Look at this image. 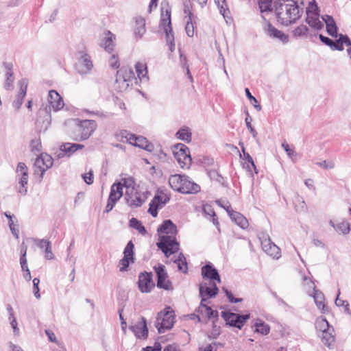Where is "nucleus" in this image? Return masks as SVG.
<instances>
[{
	"instance_id": "1",
	"label": "nucleus",
	"mask_w": 351,
	"mask_h": 351,
	"mask_svg": "<svg viewBox=\"0 0 351 351\" xmlns=\"http://www.w3.org/2000/svg\"><path fill=\"white\" fill-rule=\"evenodd\" d=\"M302 0H260L259 8L261 12L275 9L278 21L283 25L296 22L303 12Z\"/></svg>"
},
{
	"instance_id": "2",
	"label": "nucleus",
	"mask_w": 351,
	"mask_h": 351,
	"mask_svg": "<svg viewBox=\"0 0 351 351\" xmlns=\"http://www.w3.org/2000/svg\"><path fill=\"white\" fill-rule=\"evenodd\" d=\"M157 231L159 236L157 246L167 257L179 250L180 244L176 239L177 227L171 220L164 221L158 226Z\"/></svg>"
},
{
	"instance_id": "3",
	"label": "nucleus",
	"mask_w": 351,
	"mask_h": 351,
	"mask_svg": "<svg viewBox=\"0 0 351 351\" xmlns=\"http://www.w3.org/2000/svg\"><path fill=\"white\" fill-rule=\"evenodd\" d=\"M122 183L125 189L126 204L132 208L141 206L148 198L149 192L137 185L132 177L122 178Z\"/></svg>"
},
{
	"instance_id": "4",
	"label": "nucleus",
	"mask_w": 351,
	"mask_h": 351,
	"mask_svg": "<svg viewBox=\"0 0 351 351\" xmlns=\"http://www.w3.org/2000/svg\"><path fill=\"white\" fill-rule=\"evenodd\" d=\"M169 184L173 190L181 193H196L200 191V186L185 175H171Z\"/></svg>"
},
{
	"instance_id": "5",
	"label": "nucleus",
	"mask_w": 351,
	"mask_h": 351,
	"mask_svg": "<svg viewBox=\"0 0 351 351\" xmlns=\"http://www.w3.org/2000/svg\"><path fill=\"white\" fill-rule=\"evenodd\" d=\"M73 123L75 125V131L80 140L84 141L88 139L95 131L97 124L94 120H80L74 119Z\"/></svg>"
},
{
	"instance_id": "6",
	"label": "nucleus",
	"mask_w": 351,
	"mask_h": 351,
	"mask_svg": "<svg viewBox=\"0 0 351 351\" xmlns=\"http://www.w3.org/2000/svg\"><path fill=\"white\" fill-rule=\"evenodd\" d=\"M173 156L182 169H189L191 165V157L189 148L183 144L179 143L174 146Z\"/></svg>"
},
{
	"instance_id": "7",
	"label": "nucleus",
	"mask_w": 351,
	"mask_h": 351,
	"mask_svg": "<svg viewBox=\"0 0 351 351\" xmlns=\"http://www.w3.org/2000/svg\"><path fill=\"white\" fill-rule=\"evenodd\" d=\"M174 319L173 311H171L170 308L160 312L156 321V326L159 333H163L166 330L171 328L174 324Z\"/></svg>"
},
{
	"instance_id": "8",
	"label": "nucleus",
	"mask_w": 351,
	"mask_h": 351,
	"mask_svg": "<svg viewBox=\"0 0 351 351\" xmlns=\"http://www.w3.org/2000/svg\"><path fill=\"white\" fill-rule=\"evenodd\" d=\"M94 68L93 61L90 56L86 53V50L78 51L77 63L76 70L81 75H88L91 73Z\"/></svg>"
},
{
	"instance_id": "9",
	"label": "nucleus",
	"mask_w": 351,
	"mask_h": 351,
	"mask_svg": "<svg viewBox=\"0 0 351 351\" xmlns=\"http://www.w3.org/2000/svg\"><path fill=\"white\" fill-rule=\"evenodd\" d=\"M319 38L323 43L329 46L332 50L343 51L344 49L343 45L351 47V41L346 35L339 34V38L335 42L322 34H319Z\"/></svg>"
},
{
	"instance_id": "10",
	"label": "nucleus",
	"mask_w": 351,
	"mask_h": 351,
	"mask_svg": "<svg viewBox=\"0 0 351 351\" xmlns=\"http://www.w3.org/2000/svg\"><path fill=\"white\" fill-rule=\"evenodd\" d=\"M17 178L19 180L18 191L25 195L27 191L28 169L23 162H19L16 167Z\"/></svg>"
},
{
	"instance_id": "11",
	"label": "nucleus",
	"mask_w": 351,
	"mask_h": 351,
	"mask_svg": "<svg viewBox=\"0 0 351 351\" xmlns=\"http://www.w3.org/2000/svg\"><path fill=\"white\" fill-rule=\"evenodd\" d=\"M263 30L267 36L279 41L282 44H286L289 42L288 34L278 29L268 21L264 23Z\"/></svg>"
},
{
	"instance_id": "12",
	"label": "nucleus",
	"mask_w": 351,
	"mask_h": 351,
	"mask_svg": "<svg viewBox=\"0 0 351 351\" xmlns=\"http://www.w3.org/2000/svg\"><path fill=\"white\" fill-rule=\"evenodd\" d=\"M169 201V197L165 193L158 192L153 199L149 203L148 212L150 215L156 217L158 215V208H161Z\"/></svg>"
},
{
	"instance_id": "13",
	"label": "nucleus",
	"mask_w": 351,
	"mask_h": 351,
	"mask_svg": "<svg viewBox=\"0 0 351 351\" xmlns=\"http://www.w3.org/2000/svg\"><path fill=\"white\" fill-rule=\"evenodd\" d=\"M154 270L157 275V287L165 290H172L173 286L171 282L168 280V275L165 269V266L158 265L154 267Z\"/></svg>"
},
{
	"instance_id": "14",
	"label": "nucleus",
	"mask_w": 351,
	"mask_h": 351,
	"mask_svg": "<svg viewBox=\"0 0 351 351\" xmlns=\"http://www.w3.org/2000/svg\"><path fill=\"white\" fill-rule=\"evenodd\" d=\"M52 157L46 154L41 153L35 160L34 166L36 168V172H40L41 177H43L44 173L53 165Z\"/></svg>"
},
{
	"instance_id": "15",
	"label": "nucleus",
	"mask_w": 351,
	"mask_h": 351,
	"mask_svg": "<svg viewBox=\"0 0 351 351\" xmlns=\"http://www.w3.org/2000/svg\"><path fill=\"white\" fill-rule=\"evenodd\" d=\"M134 245L132 241H129L124 249L123 258L120 260L119 263V270L121 271H127L130 263L134 262Z\"/></svg>"
},
{
	"instance_id": "16",
	"label": "nucleus",
	"mask_w": 351,
	"mask_h": 351,
	"mask_svg": "<svg viewBox=\"0 0 351 351\" xmlns=\"http://www.w3.org/2000/svg\"><path fill=\"white\" fill-rule=\"evenodd\" d=\"M223 317L227 324L241 329L246 321L250 318V315H239L234 313H226Z\"/></svg>"
},
{
	"instance_id": "17",
	"label": "nucleus",
	"mask_w": 351,
	"mask_h": 351,
	"mask_svg": "<svg viewBox=\"0 0 351 351\" xmlns=\"http://www.w3.org/2000/svg\"><path fill=\"white\" fill-rule=\"evenodd\" d=\"M160 26L163 29L166 35L169 34V33L173 34L171 21V10L167 3H162Z\"/></svg>"
},
{
	"instance_id": "18",
	"label": "nucleus",
	"mask_w": 351,
	"mask_h": 351,
	"mask_svg": "<svg viewBox=\"0 0 351 351\" xmlns=\"http://www.w3.org/2000/svg\"><path fill=\"white\" fill-rule=\"evenodd\" d=\"M218 291V287L214 282H202L199 285V295L203 301L215 297Z\"/></svg>"
},
{
	"instance_id": "19",
	"label": "nucleus",
	"mask_w": 351,
	"mask_h": 351,
	"mask_svg": "<svg viewBox=\"0 0 351 351\" xmlns=\"http://www.w3.org/2000/svg\"><path fill=\"white\" fill-rule=\"evenodd\" d=\"M47 101L49 111L53 110V112H58L63 108L64 106L62 97L56 90H54L49 91Z\"/></svg>"
},
{
	"instance_id": "20",
	"label": "nucleus",
	"mask_w": 351,
	"mask_h": 351,
	"mask_svg": "<svg viewBox=\"0 0 351 351\" xmlns=\"http://www.w3.org/2000/svg\"><path fill=\"white\" fill-rule=\"evenodd\" d=\"M138 289L142 293H149L154 287L152 273H141L138 276Z\"/></svg>"
},
{
	"instance_id": "21",
	"label": "nucleus",
	"mask_w": 351,
	"mask_h": 351,
	"mask_svg": "<svg viewBox=\"0 0 351 351\" xmlns=\"http://www.w3.org/2000/svg\"><path fill=\"white\" fill-rule=\"evenodd\" d=\"M27 84L28 82L26 79H22L18 82L19 90L12 104V107L16 111H18L21 108V106H22L23 101V99L26 95Z\"/></svg>"
},
{
	"instance_id": "22",
	"label": "nucleus",
	"mask_w": 351,
	"mask_h": 351,
	"mask_svg": "<svg viewBox=\"0 0 351 351\" xmlns=\"http://www.w3.org/2000/svg\"><path fill=\"white\" fill-rule=\"evenodd\" d=\"M130 330L134 335L138 339H145L148 335L146 320L144 317H141L136 323L131 325Z\"/></svg>"
},
{
	"instance_id": "23",
	"label": "nucleus",
	"mask_w": 351,
	"mask_h": 351,
	"mask_svg": "<svg viewBox=\"0 0 351 351\" xmlns=\"http://www.w3.org/2000/svg\"><path fill=\"white\" fill-rule=\"evenodd\" d=\"M263 251L273 258L278 259L281 256L280 249L269 238L261 241Z\"/></svg>"
},
{
	"instance_id": "24",
	"label": "nucleus",
	"mask_w": 351,
	"mask_h": 351,
	"mask_svg": "<svg viewBox=\"0 0 351 351\" xmlns=\"http://www.w3.org/2000/svg\"><path fill=\"white\" fill-rule=\"evenodd\" d=\"M135 70L140 82L147 83L149 81V76L147 74V64L143 61L137 62L135 64Z\"/></svg>"
},
{
	"instance_id": "25",
	"label": "nucleus",
	"mask_w": 351,
	"mask_h": 351,
	"mask_svg": "<svg viewBox=\"0 0 351 351\" xmlns=\"http://www.w3.org/2000/svg\"><path fill=\"white\" fill-rule=\"evenodd\" d=\"M202 275L204 278L210 279L212 281L221 282L220 276L215 268L208 264L202 268Z\"/></svg>"
},
{
	"instance_id": "26",
	"label": "nucleus",
	"mask_w": 351,
	"mask_h": 351,
	"mask_svg": "<svg viewBox=\"0 0 351 351\" xmlns=\"http://www.w3.org/2000/svg\"><path fill=\"white\" fill-rule=\"evenodd\" d=\"M116 40V36L112 34L110 31H106L104 37L102 42V47L105 51L109 53H112L114 51V41Z\"/></svg>"
},
{
	"instance_id": "27",
	"label": "nucleus",
	"mask_w": 351,
	"mask_h": 351,
	"mask_svg": "<svg viewBox=\"0 0 351 351\" xmlns=\"http://www.w3.org/2000/svg\"><path fill=\"white\" fill-rule=\"evenodd\" d=\"M130 144L149 152H151L153 149V145L149 143L145 137L141 136H136L133 134Z\"/></svg>"
},
{
	"instance_id": "28",
	"label": "nucleus",
	"mask_w": 351,
	"mask_h": 351,
	"mask_svg": "<svg viewBox=\"0 0 351 351\" xmlns=\"http://www.w3.org/2000/svg\"><path fill=\"white\" fill-rule=\"evenodd\" d=\"M322 19L326 24L328 34L332 37L337 38L339 36L337 27L333 18L328 15H324L322 16Z\"/></svg>"
},
{
	"instance_id": "29",
	"label": "nucleus",
	"mask_w": 351,
	"mask_h": 351,
	"mask_svg": "<svg viewBox=\"0 0 351 351\" xmlns=\"http://www.w3.org/2000/svg\"><path fill=\"white\" fill-rule=\"evenodd\" d=\"M117 77H121L123 80H125L128 82L133 84L134 82L136 81L134 73L130 67L123 66L117 71Z\"/></svg>"
},
{
	"instance_id": "30",
	"label": "nucleus",
	"mask_w": 351,
	"mask_h": 351,
	"mask_svg": "<svg viewBox=\"0 0 351 351\" xmlns=\"http://www.w3.org/2000/svg\"><path fill=\"white\" fill-rule=\"evenodd\" d=\"M123 188L124 184H123L122 183V179L119 182L114 183L111 186L109 197H112V199L119 201L120 198L123 196Z\"/></svg>"
},
{
	"instance_id": "31",
	"label": "nucleus",
	"mask_w": 351,
	"mask_h": 351,
	"mask_svg": "<svg viewBox=\"0 0 351 351\" xmlns=\"http://www.w3.org/2000/svg\"><path fill=\"white\" fill-rule=\"evenodd\" d=\"M184 12L186 14V18H187L185 27L186 33L189 37H192L194 35V27L192 19L193 14L188 5H185Z\"/></svg>"
},
{
	"instance_id": "32",
	"label": "nucleus",
	"mask_w": 351,
	"mask_h": 351,
	"mask_svg": "<svg viewBox=\"0 0 351 351\" xmlns=\"http://www.w3.org/2000/svg\"><path fill=\"white\" fill-rule=\"evenodd\" d=\"M38 245L39 247L44 250L45 258L47 260H53L55 258V255L52 252L51 244L49 241L40 239L38 241Z\"/></svg>"
},
{
	"instance_id": "33",
	"label": "nucleus",
	"mask_w": 351,
	"mask_h": 351,
	"mask_svg": "<svg viewBox=\"0 0 351 351\" xmlns=\"http://www.w3.org/2000/svg\"><path fill=\"white\" fill-rule=\"evenodd\" d=\"M145 21L142 17H138L135 20L134 34L136 38H141L145 33Z\"/></svg>"
},
{
	"instance_id": "34",
	"label": "nucleus",
	"mask_w": 351,
	"mask_h": 351,
	"mask_svg": "<svg viewBox=\"0 0 351 351\" xmlns=\"http://www.w3.org/2000/svg\"><path fill=\"white\" fill-rule=\"evenodd\" d=\"M319 13H312L306 15V22L311 27L315 29H321L324 24L319 19Z\"/></svg>"
},
{
	"instance_id": "35",
	"label": "nucleus",
	"mask_w": 351,
	"mask_h": 351,
	"mask_svg": "<svg viewBox=\"0 0 351 351\" xmlns=\"http://www.w3.org/2000/svg\"><path fill=\"white\" fill-rule=\"evenodd\" d=\"M229 216L230 219L241 228L245 229L248 226L247 219L241 213L233 210L230 213Z\"/></svg>"
},
{
	"instance_id": "36",
	"label": "nucleus",
	"mask_w": 351,
	"mask_h": 351,
	"mask_svg": "<svg viewBox=\"0 0 351 351\" xmlns=\"http://www.w3.org/2000/svg\"><path fill=\"white\" fill-rule=\"evenodd\" d=\"M334 329L332 327L322 332V341L328 348H330L335 342Z\"/></svg>"
},
{
	"instance_id": "37",
	"label": "nucleus",
	"mask_w": 351,
	"mask_h": 351,
	"mask_svg": "<svg viewBox=\"0 0 351 351\" xmlns=\"http://www.w3.org/2000/svg\"><path fill=\"white\" fill-rule=\"evenodd\" d=\"M311 296L313 298L317 307L320 309L322 313H326L327 311V308L324 304L325 298L323 293L317 290L314 292Z\"/></svg>"
},
{
	"instance_id": "38",
	"label": "nucleus",
	"mask_w": 351,
	"mask_h": 351,
	"mask_svg": "<svg viewBox=\"0 0 351 351\" xmlns=\"http://www.w3.org/2000/svg\"><path fill=\"white\" fill-rule=\"evenodd\" d=\"M329 224L339 234H347L350 232V224L346 221L335 224L332 220H330Z\"/></svg>"
},
{
	"instance_id": "39",
	"label": "nucleus",
	"mask_w": 351,
	"mask_h": 351,
	"mask_svg": "<svg viewBox=\"0 0 351 351\" xmlns=\"http://www.w3.org/2000/svg\"><path fill=\"white\" fill-rule=\"evenodd\" d=\"M214 2L224 19H230V12L226 0H214Z\"/></svg>"
},
{
	"instance_id": "40",
	"label": "nucleus",
	"mask_w": 351,
	"mask_h": 351,
	"mask_svg": "<svg viewBox=\"0 0 351 351\" xmlns=\"http://www.w3.org/2000/svg\"><path fill=\"white\" fill-rule=\"evenodd\" d=\"M83 147V145L66 143L60 146V150L70 156L76 151L82 149Z\"/></svg>"
},
{
	"instance_id": "41",
	"label": "nucleus",
	"mask_w": 351,
	"mask_h": 351,
	"mask_svg": "<svg viewBox=\"0 0 351 351\" xmlns=\"http://www.w3.org/2000/svg\"><path fill=\"white\" fill-rule=\"evenodd\" d=\"M255 332L263 335H267L269 333L270 327L261 319H256L254 322Z\"/></svg>"
},
{
	"instance_id": "42",
	"label": "nucleus",
	"mask_w": 351,
	"mask_h": 351,
	"mask_svg": "<svg viewBox=\"0 0 351 351\" xmlns=\"http://www.w3.org/2000/svg\"><path fill=\"white\" fill-rule=\"evenodd\" d=\"M206 301H201L200 305L197 308V313L201 315L202 317L210 318L213 315V310L207 306L204 302Z\"/></svg>"
},
{
	"instance_id": "43",
	"label": "nucleus",
	"mask_w": 351,
	"mask_h": 351,
	"mask_svg": "<svg viewBox=\"0 0 351 351\" xmlns=\"http://www.w3.org/2000/svg\"><path fill=\"white\" fill-rule=\"evenodd\" d=\"M191 130L187 127L180 128L176 133V137L178 139L186 143L191 141Z\"/></svg>"
},
{
	"instance_id": "44",
	"label": "nucleus",
	"mask_w": 351,
	"mask_h": 351,
	"mask_svg": "<svg viewBox=\"0 0 351 351\" xmlns=\"http://www.w3.org/2000/svg\"><path fill=\"white\" fill-rule=\"evenodd\" d=\"M132 135L127 130H121L116 133L115 138L119 141L130 143Z\"/></svg>"
},
{
	"instance_id": "45",
	"label": "nucleus",
	"mask_w": 351,
	"mask_h": 351,
	"mask_svg": "<svg viewBox=\"0 0 351 351\" xmlns=\"http://www.w3.org/2000/svg\"><path fill=\"white\" fill-rule=\"evenodd\" d=\"M303 281H304L303 285H304V290L306 291V292L307 293V294L308 295H312V294L314 292L317 291L315 289V283L307 276H304Z\"/></svg>"
},
{
	"instance_id": "46",
	"label": "nucleus",
	"mask_w": 351,
	"mask_h": 351,
	"mask_svg": "<svg viewBox=\"0 0 351 351\" xmlns=\"http://www.w3.org/2000/svg\"><path fill=\"white\" fill-rule=\"evenodd\" d=\"M174 263L177 265L179 271H181L184 273L187 271L188 267L186 258L182 253L179 254L178 258L174 261Z\"/></svg>"
},
{
	"instance_id": "47",
	"label": "nucleus",
	"mask_w": 351,
	"mask_h": 351,
	"mask_svg": "<svg viewBox=\"0 0 351 351\" xmlns=\"http://www.w3.org/2000/svg\"><path fill=\"white\" fill-rule=\"evenodd\" d=\"M132 84L128 82L125 80L121 78V77H116L115 86L116 88L119 90L120 92H123L127 90Z\"/></svg>"
},
{
	"instance_id": "48",
	"label": "nucleus",
	"mask_w": 351,
	"mask_h": 351,
	"mask_svg": "<svg viewBox=\"0 0 351 351\" xmlns=\"http://www.w3.org/2000/svg\"><path fill=\"white\" fill-rule=\"evenodd\" d=\"M315 327L317 330L322 332L326 331V330H328L331 328L328 321L322 317L316 319Z\"/></svg>"
},
{
	"instance_id": "49",
	"label": "nucleus",
	"mask_w": 351,
	"mask_h": 351,
	"mask_svg": "<svg viewBox=\"0 0 351 351\" xmlns=\"http://www.w3.org/2000/svg\"><path fill=\"white\" fill-rule=\"evenodd\" d=\"M293 204L295 206V210L298 213H301V212L305 211V210H306L305 202L301 197H300V196L295 197V198L293 201Z\"/></svg>"
},
{
	"instance_id": "50",
	"label": "nucleus",
	"mask_w": 351,
	"mask_h": 351,
	"mask_svg": "<svg viewBox=\"0 0 351 351\" xmlns=\"http://www.w3.org/2000/svg\"><path fill=\"white\" fill-rule=\"evenodd\" d=\"M130 226L132 228L137 230L141 234H144L146 233L145 227L141 224V223L138 220H137L135 218H132L130 220Z\"/></svg>"
},
{
	"instance_id": "51",
	"label": "nucleus",
	"mask_w": 351,
	"mask_h": 351,
	"mask_svg": "<svg viewBox=\"0 0 351 351\" xmlns=\"http://www.w3.org/2000/svg\"><path fill=\"white\" fill-rule=\"evenodd\" d=\"M282 147L287 152L289 158L293 161L295 162L297 160L298 154L294 151L293 149H291L289 145L286 143H282Z\"/></svg>"
},
{
	"instance_id": "52",
	"label": "nucleus",
	"mask_w": 351,
	"mask_h": 351,
	"mask_svg": "<svg viewBox=\"0 0 351 351\" xmlns=\"http://www.w3.org/2000/svg\"><path fill=\"white\" fill-rule=\"evenodd\" d=\"M14 77L10 70L7 71L5 73V81L4 87L6 90H12L13 88Z\"/></svg>"
},
{
	"instance_id": "53",
	"label": "nucleus",
	"mask_w": 351,
	"mask_h": 351,
	"mask_svg": "<svg viewBox=\"0 0 351 351\" xmlns=\"http://www.w3.org/2000/svg\"><path fill=\"white\" fill-rule=\"evenodd\" d=\"M31 150L35 154L40 153L42 150V145L40 138H34L31 141Z\"/></svg>"
},
{
	"instance_id": "54",
	"label": "nucleus",
	"mask_w": 351,
	"mask_h": 351,
	"mask_svg": "<svg viewBox=\"0 0 351 351\" xmlns=\"http://www.w3.org/2000/svg\"><path fill=\"white\" fill-rule=\"evenodd\" d=\"M341 292H340V289H338V293H337V298L335 300V304L337 306H344L345 307V311L347 312L348 314H350V308H349V304L348 302L346 301V300H341L339 298V295H340Z\"/></svg>"
},
{
	"instance_id": "55",
	"label": "nucleus",
	"mask_w": 351,
	"mask_h": 351,
	"mask_svg": "<svg viewBox=\"0 0 351 351\" xmlns=\"http://www.w3.org/2000/svg\"><path fill=\"white\" fill-rule=\"evenodd\" d=\"M109 66L113 69H118L120 66L119 59L117 53H112L109 60Z\"/></svg>"
},
{
	"instance_id": "56",
	"label": "nucleus",
	"mask_w": 351,
	"mask_h": 351,
	"mask_svg": "<svg viewBox=\"0 0 351 351\" xmlns=\"http://www.w3.org/2000/svg\"><path fill=\"white\" fill-rule=\"evenodd\" d=\"M308 28L304 25H301L297 27L293 32V35L295 37H300L301 36L306 34Z\"/></svg>"
},
{
	"instance_id": "57",
	"label": "nucleus",
	"mask_w": 351,
	"mask_h": 351,
	"mask_svg": "<svg viewBox=\"0 0 351 351\" xmlns=\"http://www.w3.org/2000/svg\"><path fill=\"white\" fill-rule=\"evenodd\" d=\"M245 122L247 126V128L248 129L250 133L252 134L253 138H256L258 136V132L256 131V130L252 127L251 122L252 119L250 117L249 114H247V117L245 119Z\"/></svg>"
},
{
	"instance_id": "58",
	"label": "nucleus",
	"mask_w": 351,
	"mask_h": 351,
	"mask_svg": "<svg viewBox=\"0 0 351 351\" xmlns=\"http://www.w3.org/2000/svg\"><path fill=\"white\" fill-rule=\"evenodd\" d=\"M306 15L312 13H319L318 7L315 0L309 2L306 10Z\"/></svg>"
},
{
	"instance_id": "59",
	"label": "nucleus",
	"mask_w": 351,
	"mask_h": 351,
	"mask_svg": "<svg viewBox=\"0 0 351 351\" xmlns=\"http://www.w3.org/2000/svg\"><path fill=\"white\" fill-rule=\"evenodd\" d=\"M245 92L247 97L251 101L253 102V104H254V106L255 107V108L256 110H258V111H260L261 110V106L260 104H258L257 99L254 96L252 95L251 93L250 92V90L247 88H246L245 89Z\"/></svg>"
},
{
	"instance_id": "60",
	"label": "nucleus",
	"mask_w": 351,
	"mask_h": 351,
	"mask_svg": "<svg viewBox=\"0 0 351 351\" xmlns=\"http://www.w3.org/2000/svg\"><path fill=\"white\" fill-rule=\"evenodd\" d=\"M39 283H40L39 278H34L33 279V292H34V296L37 299H40V294L39 293L40 289H39V287H38Z\"/></svg>"
},
{
	"instance_id": "61",
	"label": "nucleus",
	"mask_w": 351,
	"mask_h": 351,
	"mask_svg": "<svg viewBox=\"0 0 351 351\" xmlns=\"http://www.w3.org/2000/svg\"><path fill=\"white\" fill-rule=\"evenodd\" d=\"M10 326L13 330L14 335L18 336L19 335V329L15 317H8Z\"/></svg>"
},
{
	"instance_id": "62",
	"label": "nucleus",
	"mask_w": 351,
	"mask_h": 351,
	"mask_svg": "<svg viewBox=\"0 0 351 351\" xmlns=\"http://www.w3.org/2000/svg\"><path fill=\"white\" fill-rule=\"evenodd\" d=\"M83 180L87 184H91L93 182V170H90L88 173H84L82 175Z\"/></svg>"
},
{
	"instance_id": "63",
	"label": "nucleus",
	"mask_w": 351,
	"mask_h": 351,
	"mask_svg": "<svg viewBox=\"0 0 351 351\" xmlns=\"http://www.w3.org/2000/svg\"><path fill=\"white\" fill-rule=\"evenodd\" d=\"M217 203L219 206L223 208L227 211L228 215H230V213L233 211L230 203L228 201L220 199L217 201Z\"/></svg>"
},
{
	"instance_id": "64",
	"label": "nucleus",
	"mask_w": 351,
	"mask_h": 351,
	"mask_svg": "<svg viewBox=\"0 0 351 351\" xmlns=\"http://www.w3.org/2000/svg\"><path fill=\"white\" fill-rule=\"evenodd\" d=\"M166 40L169 45V48L171 51H173L175 49L174 36L173 34L169 33L166 35Z\"/></svg>"
}]
</instances>
